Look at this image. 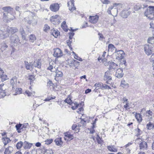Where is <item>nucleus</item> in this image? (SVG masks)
<instances>
[{
  "label": "nucleus",
  "instance_id": "obj_62",
  "mask_svg": "<svg viewBox=\"0 0 154 154\" xmlns=\"http://www.w3.org/2000/svg\"><path fill=\"white\" fill-rule=\"evenodd\" d=\"M150 28L154 29V20L150 23Z\"/></svg>",
  "mask_w": 154,
  "mask_h": 154
},
{
  "label": "nucleus",
  "instance_id": "obj_6",
  "mask_svg": "<svg viewBox=\"0 0 154 154\" xmlns=\"http://www.w3.org/2000/svg\"><path fill=\"white\" fill-rule=\"evenodd\" d=\"M111 10H112V13L113 14L112 16L113 17H116L118 14L117 9L116 8H113V7L112 6L109 7L107 11V12L109 14L112 15L111 12Z\"/></svg>",
  "mask_w": 154,
  "mask_h": 154
},
{
  "label": "nucleus",
  "instance_id": "obj_64",
  "mask_svg": "<svg viewBox=\"0 0 154 154\" xmlns=\"http://www.w3.org/2000/svg\"><path fill=\"white\" fill-rule=\"evenodd\" d=\"M75 58L77 60H78L79 61H82V58H80V57H78V56H77V55H75Z\"/></svg>",
  "mask_w": 154,
  "mask_h": 154
},
{
  "label": "nucleus",
  "instance_id": "obj_44",
  "mask_svg": "<svg viewBox=\"0 0 154 154\" xmlns=\"http://www.w3.org/2000/svg\"><path fill=\"white\" fill-rule=\"evenodd\" d=\"M50 29V27L47 24H45L44 27V31L46 32H47Z\"/></svg>",
  "mask_w": 154,
  "mask_h": 154
},
{
  "label": "nucleus",
  "instance_id": "obj_34",
  "mask_svg": "<svg viewBox=\"0 0 154 154\" xmlns=\"http://www.w3.org/2000/svg\"><path fill=\"white\" fill-rule=\"evenodd\" d=\"M71 105L72 106V109L73 110H75L78 107L79 104L78 103L76 102H72V103H71Z\"/></svg>",
  "mask_w": 154,
  "mask_h": 154
},
{
  "label": "nucleus",
  "instance_id": "obj_21",
  "mask_svg": "<svg viewBox=\"0 0 154 154\" xmlns=\"http://www.w3.org/2000/svg\"><path fill=\"white\" fill-rule=\"evenodd\" d=\"M153 114L152 112L150 110L146 112V116L148 117L149 121H150L152 119Z\"/></svg>",
  "mask_w": 154,
  "mask_h": 154
},
{
  "label": "nucleus",
  "instance_id": "obj_9",
  "mask_svg": "<svg viewBox=\"0 0 154 154\" xmlns=\"http://www.w3.org/2000/svg\"><path fill=\"white\" fill-rule=\"evenodd\" d=\"M2 9L4 11L3 12V14L14 13V11L13 8L10 6L4 7Z\"/></svg>",
  "mask_w": 154,
  "mask_h": 154
},
{
  "label": "nucleus",
  "instance_id": "obj_14",
  "mask_svg": "<svg viewBox=\"0 0 154 154\" xmlns=\"http://www.w3.org/2000/svg\"><path fill=\"white\" fill-rule=\"evenodd\" d=\"M139 147L140 149L143 150H146L147 148V145L145 141H142L139 144Z\"/></svg>",
  "mask_w": 154,
  "mask_h": 154
},
{
  "label": "nucleus",
  "instance_id": "obj_48",
  "mask_svg": "<svg viewBox=\"0 0 154 154\" xmlns=\"http://www.w3.org/2000/svg\"><path fill=\"white\" fill-rule=\"evenodd\" d=\"M66 22L65 21H63L61 24V27L66 32H67L68 31V30L66 28H64L65 27V26L66 25Z\"/></svg>",
  "mask_w": 154,
  "mask_h": 154
},
{
  "label": "nucleus",
  "instance_id": "obj_52",
  "mask_svg": "<svg viewBox=\"0 0 154 154\" xmlns=\"http://www.w3.org/2000/svg\"><path fill=\"white\" fill-rule=\"evenodd\" d=\"M4 72L3 70L0 68V77H7V75H4Z\"/></svg>",
  "mask_w": 154,
  "mask_h": 154
},
{
  "label": "nucleus",
  "instance_id": "obj_1",
  "mask_svg": "<svg viewBox=\"0 0 154 154\" xmlns=\"http://www.w3.org/2000/svg\"><path fill=\"white\" fill-rule=\"evenodd\" d=\"M1 31L2 32V34H0V40L7 38L10 34H12L10 37L11 46L13 47L19 45L20 44L18 36L16 34H14L18 31V29L17 28L8 26L5 28L4 30H1Z\"/></svg>",
  "mask_w": 154,
  "mask_h": 154
},
{
  "label": "nucleus",
  "instance_id": "obj_37",
  "mask_svg": "<svg viewBox=\"0 0 154 154\" xmlns=\"http://www.w3.org/2000/svg\"><path fill=\"white\" fill-rule=\"evenodd\" d=\"M33 64L35 67H37L38 68H40L41 67V63L38 61V60L36 62H35Z\"/></svg>",
  "mask_w": 154,
  "mask_h": 154
},
{
  "label": "nucleus",
  "instance_id": "obj_38",
  "mask_svg": "<svg viewBox=\"0 0 154 154\" xmlns=\"http://www.w3.org/2000/svg\"><path fill=\"white\" fill-rule=\"evenodd\" d=\"M35 40L36 37L34 35L31 34L29 36V41L32 42H33Z\"/></svg>",
  "mask_w": 154,
  "mask_h": 154
},
{
  "label": "nucleus",
  "instance_id": "obj_17",
  "mask_svg": "<svg viewBox=\"0 0 154 154\" xmlns=\"http://www.w3.org/2000/svg\"><path fill=\"white\" fill-rule=\"evenodd\" d=\"M108 64L109 66V69H117L118 67V65L113 62L109 61Z\"/></svg>",
  "mask_w": 154,
  "mask_h": 154
},
{
  "label": "nucleus",
  "instance_id": "obj_50",
  "mask_svg": "<svg viewBox=\"0 0 154 154\" xmlns=\"http://www.w3.org/2000/svg\"><path fill=\"white\" fill-rule=\"evenodd\" d=\"M97 140L98 143L99 144H102V140L98 135L97 136Z\"/></svg>",
  "mask_w": 154,
  "mask_h": 154
},
{
  "label": "nucleus",
  "instance_id": "obj_59",
  "mask_svg": "<svg viewBox=\"0 0 154 154\" xmlns=\"http://www.w3.org/2000/svg\"><path fill=\"white\" fill-rule=\"evenodd\" d=\"M95 124V121L93 123V125L92 126V129L90 131V133L91 134H93L95 132V130L93 129V128H94V125Z\"/></svg>",
  "mask_w": 154,
  "mask_h": 154
},
{
  "label": "nucleus",
  "instance_id": "obj_28",
  "mask_svg": "<svg viewBox=\"0 0 154 154\" xmlns=\"http://www.w3.org/2000/svg\"><path fill=\"white\" fill-rule=\"evenodd\" d=\"M2 140L5 145H6L11 141L10 139L7 137H3L2 138Z\"/></svg>",
  "mask_w": 154,
  "mask_h": 154
},
{
  "label": "nucleus",
  "instance_id": "obj_18",
  "mask_svg": "<svg viewBox=\"0 0 154 154\" xmlns=\"http://www.w3.org/2000/svg\"><path fill=\"white\" fill-rule=\"evenodd\" d=\"M73 138V136L72 135L69 134L68 133H66L65 134L64 139L65 140L70 141Z\"/></svg>",
  "mask_w": 154,
  "mask_h": 154
},
{
  "label": "nucleus",
  "instance_id": "obj_60",
  "mask_svg": "<svg viewBox=\"0 0 154 154\" xmlns=\"http://www.w3.org/2000/svg\"><path fill=\"white\" fill-rule=\"evenodd\" d=\"M69 63V65L70 66L72 67H74L73 60H70Z\"/></svg>",
  "mask_w": 154,
  "mask_h": 154
},
{
  "label": "nucleus",
  "instance_id": "obj_13",
  "mask_svg": "<svg viewBox=\"0 0 154 154\" xmlns=\"http://www.w3.org/2000/svg\"><path fill=\"white\" fill-rule=\"evenodd\" d=\"M59 16L58 15H55L52 16L50 18V21L54 24H55L56 23H58L59 22L58 18Z\"/></svg>",
  "mask_w": 154,
  "mask_h": 154
},
{
  "label": "nucleus",
  "instance_id": "obj_54",
  "mask_svg": "<svg viewBox=\"0 0 154 154\" xmlns=\"http://www.w3.org/2000/svg\"><path fill=\"white\" fill-rule=\"evenodd\" d=\"M53 140L52 139H48L45 141V143L47 145L49 144L52 143Z\"/></svg>",
  "mask_w": 154,
  "mask_h": 154
},
{
  "label": "nucleus",
  "instance_id": "obj_7",
  "mask_svg": "<svg viewBox=\"0 0 154 154\" xmlns=\"http://www.w3.org/2000/svg\"><path fill=\"white\" fill-rule=\"evenodd\" d=\"M38 19V17L34 16L32 17L31 19L28 20L27 23L30 25H31L32 26H35L37 24Z\"/></svg>",
  "mask_w": 154,
  "mask_h": 154
},
{
  "label": "nucleus",
  "instance_id": "obj_15",
  "mask_svg": "<svg viewBox=\"0 0 154 154\" xmlns=\"http://www.w3.org/2000/svg\"><path fill=\"white\" fill-rule=\"evenodd\" d=\"M24 63L26 69L31 70L33 68V63L32 62L29 63L27 61H25Z\"/></svg>",
  "mask_w": 154,
  "mask_h": 154
},
{
  "label": "nucleus",
  "instance_id": "obj_43",
  "mask_svg": "<svg viewBox=\"0 0 154 154\" xmlns=\"http://www.w3.org/2000/svg\"><path fill=\"white\" fill-rule=\"evenodd\" d=\"M135 131L137 132L136 136L137 137L140 135L142 133V131L138 128L135 129Z\"/></svg>",
  "mask_w": 154,
  "mask_h": 154
},
{
  "label": "nucleus",
  "instance_id": "obj_22",
  "mask_svg": "<svg viewBox=\"0 0 154 154\" xmlns=\"http://www.w3.org/2000/svg\"><path fill=\"white\" fill-rule=\"evenodd\" d=\"M122 69L120 68L117 69L116 72V77H122L123 74L122 73Z\"/></svg>",
  "mask_w": 154,
  "mask_h": 154
},
{
  "label": "nucleus",
  "instance_id": "obj_12",
  "mask_svg": "<svg viewBox=\"0 0 154 154\" xmlns=\"http://www.w3.org/2000/svg\"><path fill=\"white\" fill-rule=\"evenodd\" d=\"M51 10L54 12L58 11L59 8V6L57 3H54L50 5V7Z\"/></svg>",
  "mask_w": 154,
  "mask_h": 154
},
{
  "label": "nucleus",
  "instance_id": "obj_4",
  "mask_svg": "<svg viewBox=\"0 0 154 154\" xmlns=\"http://www.w3.org/2000/svg\"><path fill=\"white\" fill-rule=\"evenodd\" d=\"M14 13H4L3 16V20L6 22H11L15 18Z\"/></svg>",
  "mask_w": 154,
  "mask_h": 154
},
{
  "label": "nucleus",
  "instance_id": "obj_31",
  "mask_svg": "<svg viewBox=\"0 0 154 154\" xmlns=\"http://www.w3.org/2000/svg\"><path fill=\"white\" fill-rule=\"evenodd\" d=\"M154 128V125L150 122L147 124L146 128L149 130H151Z\"/></svg>",
  "mask_w": 154,
  "mask_h": 154
},
{
  "label": "nucleus",
  "instance_id": "obj_51",
  "mask_svg": "<svg viewBox=\"0 0 154 154\" xmlns=\"http://www.w3.org/2000/svg\"><path fill=\"white\" fill-rule=\"evenodd\" d=\"M6 95V93L5 91H0V98H2Z\"/></svg>",
  "mask_w": 154,
  "mask_h": 154
},
{
  "label": "nucleus",
  "instance_id": "obj_29",
  "mask_svg": "<svg viewBox=\"0 0 154 154\" xmlns=\"http://www.w3.org/2000/svg\"><path fill=\"white\" fill-rule=\"evenodd\" d=\"M121 85L124 88H127L129 87V84L125 80H122L121 82Z\"/></svg>",
  "mask_w": 154,
  "mask_h": 154
},
{
  "label": "nucleus",
  "instance_id": "obj_26",
  "mask_svg": "<svg viewBox=\"0 0 154 154\" xmlns=\"http://www.w3.org/2000/svg\"><path fill=\"white\" fill-rule=\"evenodd\" d=\"M17 82V79L15 78H12V79L10 81V83L11 85L12 86V89L14 88H14V85Z\"/></svg>",
  "mask_w": 154,
  "mask_h": 154
},
{
  "label": "nucleus",
  "instance_id": "obj_2",
  "mask_svg": "<svg viewBox=\"0 0 154 154\" xmlns=\"http://www.w3.org/2000/svg\"><path fill=\"white\" fill-rule=\"evenodd\" d=\"M144 15L150 19L154 17V6H149L145 11Z\"/></svg>",
  "mask_w": 154,
  "mask_h": 154
},
{
  "label": "nucleus",
  "instance_id": "obj_58",
  "mask_svg": "<svg viewBox=\"0 0 154 154\" xmlns=\"http://www.w3.org/2000/svg\"><path fill=\"white\" fill-rule=\"evenodd\" d=\"M71 42L72 41L70 40H68L67 41V45L71 49H72V48L71 47Z\"/></svg>",
  "mask_w": 154,
  "mask_h": 154
},
{
  "label": "nucleus",
  "instance_id": "obj_32",
  "mask_svg": "<svg viewBox=\"0 0 154 154\" xmlns=\"http://www.w3.org/2000/svg\"><path fill=\"white\" fill-rule=\"evenodd\" d=\"M55 73L56 75L55 77H62L63 76L62 72L58 70H56Z\"/></svg>",
  "mask_w": 154,
  "mask_h": 154
},
{
  "label": "nucleus",
  "instance_id": "obj_16",
  "mask_svg": "<svg viewBox=\"0 0 154 154\" xmlns=\"http://www.w3.org/2000/svg\"><path fill=\"white\" fill-rule=\"evenodd\" d=\"M130 13L127 10H123L121 13L120 15L121 17L123 18H126L129 15Z\"/></svg>",
  "mask_w": 154,
  "mask_h": 154
},
{
  "label": "nucleus",
  "instance_id": "obj_55",
  "mask_svg": "<svg viewBox=\"0 0 154 154\" xmlns=\"http://www.w3.org/2000/svg\"><path fill=\"white\" fill-rule=\"evenodd\" d=\"M74 67H77L79 65V62L76 60H73Z\"/></svg>",
  "mask_w": 154,
  "mask_h": 154
},
{
  "label": "nucleus",
  "instance_id": "obj_3",
  "mask_svg": "<svg viewBox=\"0 0 154 154\" xmlns=\"http://www.w3.org/2000/svg\"><path fill=\"white\" fill-rule=\"evenodd\" d=\"M144 49L146 54L149 55L154 53V46L149 44H145L144 45Z\"/></svg>",
  "mask_w": 154,
  "mask_h": 154
},
{
  "label": "nucleus",
  "instance_id": "obj_10",
  "mask_svg": "<svg viewBox=\"0 0 154 154\" xmlns=\"http://www.w3.org/2000/svg\"><path fill=\"white\" fill-rule=\"evenodd\" d=\"M99 18V16L97 15L94 16H90L89 20L92 23L95 24L98 21Z\"/></svg>",
  "mask_w": 154,
  "mask_h": 154
},
{
  "label": "nucleus",
  "instance_id": "obj_8",
  "mask_svg": "<svg viewBox=\"0 0 154 154\" xmlns=\"http://www.w3.org/2000/svg\"><path fill=\"white\" fill-rule=\"evenodd\" d=\"M63 52L59 48L54 49L53 55L54 57H58L62 56Z\"/></svg>",
  "mask_w": 154,
  "mask_h": 154
},
{
  "label": "nucleus",
  "instance_id": "obj_24",
  "mask_svg": "<svg viewBox=\"0 0 154 154\" xmlns=\"http://www.w3.org/2000/svg\"><path fill=\"white\" fill-rule=\"evenodd\" d=\"M51 34L53 35V36L55 38H57L58 36L59 32L57 30L52 29L51 30Z\"/></svg>",
  "mask_w": 154,
  "mask_h": 154
},
{
  "label": "nucleus",
  "instance_id": "obj_19",
  "mask_svg": "<svg viewBox=\"0 0 154 154\" xmlns=\"http://www.w3.org/2000/svg\"><path fill=\"white\" fill-rule=\"evenodd\" d=\"M32 145V143H30L26 141H25L23 143V146L24 149H30V148L31 147Z\"/></svg>",
  "mask_w": 154,
  "mask_h": 154
},
{
  "label": "nucleus",
  "instance_id": "obj_5",
  "mask_svg": "<svg viewBox=\"0 0 154 154\" xmlns=\"http://www.w3.org/2000/svg\"><path fill=\"white\" fill-rule=\"evenodd\" d=\"M115 52L117 53L116 55V59L119 60H120L123 59L124 57V55L125 54L124 51L122 50H115Z\"/></svg>",
  "mask_w": 154,
  "mask_h": 154
},
{
  "label": "nucleus",
  "instance_id": "obj_42",
  "mask_svg": "<svg viewBox=\"0 0 154 154\" xmlns=\"http://www.w3.org/2000/svg\"><path fill=\"white\" fill-rule=\"evenodd\" d=\"M44 152V154H53L52 151L50 149H45Z\"/></svg>",
  "mask_w": 154,
  "mask_h": 154
},
{
  "label": "nucleus",
  "instance_id": "obj_25",
  "mask_svg": "<svg viewBox=\"0 0 154 154\" xmlns=\"http://www.w3.org/2000/svg\"><path fill=\"white\" fill-rule=\"evenodd\" d=\"M147 6V5L144 4L142 5H136L134 6V8L136 9V10L137 11L141 8L143 9L146 8Z\"/></svg>",
  "mask_w": 154,
  "mask_h": 154
},
{
  "label": "nucleus",
  "instance_id": "obj_49",
  "mask_svg": "<svg viewBox=\"0 0 154 154\" xmlns=\"http://www.w3.org/2000/svg\"><path fill=\"white\" fill-rule=\"evenodd\" d=\"M4 84H2L0 85V91H5V90L6 88L4 87Z\"/></svg>",
  "mask_w": 154,
  "mask_h": 154
},
{
  "label": "nucleus",
  "instance_id": "obj_27",
  "mask_svg": "<svg viewBox=\"0 0 154 154\" xmlns=\"http://www.w3.org/2000/svg\"><path fill=\"white\" fill-rule=\"evenodd\" d=\"M108 149L111 152H116L117 151V149L115 148L114 146H107Z\"/></svg>",
  "mask_w": 154,
  "mask_h": 154
},
{
  "label": "nucleus",
  "instance_id": "obj_45",
  "mask_svg": "<svg viewBox=\"0 0 154 154\" xmlns=\"http://www.w3.org/2000/svg\"><path fill=\"white\" fill-rule=\"evenodd\" d=\"M22 89L21 88H16L15 90L16 93V94H14L15 95L21 94L22 92Z\"/></svg>",
  "mask_w": 154,
  "mask_h": 154
},
{
  "label": "nucleus",
  "instance_id": "obj_20",
  "mask_svg": "<svg viewBox=\"0 0 154 154\" xmlns=\"http://www.w3.org/2000/svg\"><path fill=\"white\" fill-rule=\"evenodd\" d=\"M20 32L22 35V38L23 39L25 40L26 37V34L25 32L22 27H21L20 28Z\"/></svg>",
  "mask_w": 154,
  "mask_h": 154
},
{
  "label": "nucleus",
  "instance_id": "obj_30",
  "mask_svg": "<svg viewBox=\"0 0 154 154\" xmlns=\"http://www.w3.org/2000/svg\"><path fill=\"white\" fill-rule=\"evenodd\" d=\"M61 139L62 138L61 137L55 139L54 140V142L57 145H60L62 144L63 142L62 141Z\"/></svg>",
  "mask_w": 154,
  "mask_h": 154
},
{
  "label": "nucleus",
  "instance_id": "obj_11",
  "mask_svg": "<svg viewBox=\"0 0 154 154\" xmlns=\"http://www.w3.org/2000/svg\"><path fill=\"white\" fill-rule=\"evenodd\" d=\"M74 0H71L69 2H68L67 4L69 8V10L71 12H72L76 9L74 7Z\"/></svg>",
  "mask_w": 154,
  "mask_h": 154
},
{
  "label": "nucleus",
  "instance_id": "obj_23",
  "mask_svg": "<svg viewBox=\"0 0 154 154\" xmlns=\"http://www.w3.org/2000/svg\"><path fill=\"white\" fill-rule=\"evenodd\" d=\"M13 150V148L11 146H9L6 149L4 152V154H10L12 153Z\"/></svg>",
  "mask_w": 154,
  "mask_h": 154
},
{
  "label": "nucleus",
  "instance_id": "obj_39",
  "mask_svg": "<svg viewBox=\"0 0 154 154\" xmlns=\"http://www.w3.org/2000/svg\"><path fill=\"white\" fill-rule=\"evenodd\" d=\"M108 48L109 51L110 50L112 52V51H113L114 50L116 49L114 46L112 44H109L108 45Z\"/></svg>",
  "mask_w": 154,
  "mask_h": 154
},
{
  "label": "nucleus",
  "instance_id": "obj_53",
  "mask_svg": "<svg viewBox=\"0 0 154 154\" xmlns=\"http://www.w3.org/2000/svg\"><path fill=\"white\" fill-rule=\"evenodd\" d=\"M111 76L110 73L109 71H108L105 72L104 77H111Z\"/></svg>",
  "mask_w": 154,
  "mask_h": 154
},
{
  "label": "nucleus",
  "instance_id": "obj_35",
  "mask_svg": "<svg viewBox=\"0 0 154 154\" xmlns=\"http://www.w3.org/2000/svg\"><path fill=\"white\" fill-rule=\"evenodd\" d=\"M22 146H23V143L20 141L18 142L16 145V147L17 149H20Z\"/></svg>",
  "mask_w": 154,
  "mask_h": 154
},
{
  "label": "nucleus",
  "instance_id": "obj_63",
  "mask_svg": "<svg viewBox=\"0 0 154 154\" xmlns=\"http://www.w3.org/2000/svg\"><path fill=\"white\" fill-rule=\"evenodd\" d=\"M102 2L104 4H108L110 3L108 0H102Z\"/></svg>",
  "mask_w": 154,
  "mask_h": 154
},
{
  "label": "nucleus",
  "instance_id": "obj_56",
  "mask_svg": "<svg viewBox=\"0 0 154 154\" xmlns=\"http://www.w3.org/2000/svg\"><path fill=\"white\" fill-rule=\"evenodd\" d=\"M98 35L99 36V39L100 40L102 41L103 39L105 38L104 37H103V34L100 32H99L98 34Z\"/></svg>",
  "mask_w": 154,
  "mask_h": 154
},
{
  "label": "nucleus",
  "instance_id": "obj_33",
  "mask_svg": "<svg viewBox=\"0 0 154 154\" xmlns=\"http://www.w3.org/2000/svg\"><path fill=\"white\" fill-rule=\"evenodd\" d=\"M122 61H123L122 62H121V61H120V62H121L120 63L119 66L120 68H125L126 62V61L124 60H123Z\"/></svg>",
  "mask_w": 154,
  "mask_h": 154
},
{
  "label": "nucleus",
  "instance_id": "obj_47",
  "mask_svg": "<svg viewBox=\"0 0 154 154\" xmlns=\"http://www.w3.org/2000/svg\"><path fill=\"white\" fill-rule=\"evenodd\" d=\"M64 101L65 103H67L70 105H71V103H72V100L70 98H67Z\"/></svg>",
  "mask_w": 154,
  "mask_h": 154
},
{
  "label": "nucleus",
  "instance_id": "obj_46",
  "mask_svg": "<svg viewBox=\"0 0 154 154\" xmlns=\"http://www.w3.org/2000/svg\"><path fill=\"white\" fill-rule=\"evenodd\" d=\"M136 118L138 121L139 122H141L142 121V117L140 115L138 114L136 116Z\"/></svg>",
  "mask_w": 154,
  "mask_h": 154
},
{
  "label": "nucleus",
  "instance_id": "obj_61",
  "mask_svg": "<svg viewBox=\"0 0 154 154\" xmlns=\"http://www.w3.org/2000/svg\"><path fill=\"white\" fill-rule=\"evenodd\" d=\"M129 103L128 102H127L126 103V104L124 105V107L126 110L130 109L129 108H127L129 106Z\"/></svg>",
  "mask_w": 154,
  "mask_h": 154
},
{
  "label": "nucleus",
  "instance_id": "obj_41",
  "mask_svg": "<svg viewBox=\"0 0 154 154\" xmlns=\"http://www.w3.org/2000/svg\"><path fill=\"white\" fill-rule=\"evenodd\" d=\"M103 86V84L101 83H96L94 85V86H96L95 89L97 90L99 88H102V86Z\"/></svg>",
  "mask_w": 154,
  "mask_h": 154
},
{
  "label": "nucleus",
  "instance_id": "obj_57",
  "mask_svg": "<svg viewBox=\"0 0 154 154\" xmlns=\"http://www.w3.org/2000/svg\"><path fill=\"white\" fill-rule=\"evenodd\" d=\"M109 78L106 82V83L108 84H112V79L111 78Z\"/></svg>",
  "mask_w": 154,
  "mask_h": 154
},
{
  "label": "nucleus",
  "instance_id": "obj_36",
  "mask_svg": "<svg viewBox=\"0 0 154 154\" xmlns=\"http://www.w3.org/2000/svg\"><path fill=\"white\" fill-rule=\"evenodd\" d=\"M147 42L148 43L152 44H154V37L152 36L149 37L148 39Z\"/></svg>",
  "mask_w": 154,
  "mask_h": 154
},
{
  "label": "nucleus",
  "instance_id": "obj_40",
  "mask_svg": "<svg viewBox=\"0 0 154 154\" xmlns=\"http://www.w3.org/2000/svg\"><path fill=\"white\" fill-rule=\"evenodd\" d=\"M53 62H50L49 63V66L48 68V70L52 71V70L53 69L54 67V64Z\"/></svg>",
  "mask_w": 154,
  "mask_h": 154
}]
</instances>
